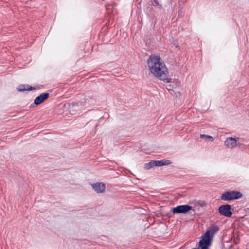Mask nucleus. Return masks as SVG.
I'll return each instance as SVG.
<instances>
[{"label": "nucleus", "instance_id": "nucleus-3", "mask_svg": "<svg viewBox=\"0 0 249 249\" xmlns=\"http://www.w3.org/2000/svg\"><path fill=\"white\" fill-rule=\"evenodd\" d=\"M192 209V207L188 205H178L172 208L171 211L174 214H185Z\"/></svg>", "mask_w": 249, "mask_h": 249}, {"label": "nucleus", "instance_id": "nucleus-10", "mask_svg": "<svg viewBox=\"0 0 249 249\" xmlns=\"http://www.w3.org/2000/svg\"><path fill=\"white\" fill-rule=\"evenodd\" d=\"M156 160H152L148 163H146L144 164V168L146 169H150L153 167L156 166Z\"/></svg>", "mask_w": 249, "mask_h": 249}, {"label": "nucleus", "instance_id": "nucleus-14", "mask_svg": "<svg viewBox=\"0 0 249 249\" xmlns=\"http://www.w3.org/2000/svg\"><path fill=\"white\" fill-rule=\"evenodd\" d=\"M78 106V103H77L72 104V107H74L75 108Z\"/></svg>", "mask_w": 249, "mask_h": 249}, {"label": "nucleus", "instance_id": "nucleus-8", "mask_svg": "<svg viewBox=\"0 0 249 249\" xmlns=\"http://www.w3.org/2000/svg\"><path fill=\"white\" fill-rule=\"evenodd\" d=\"M237 141L233 137L227 138L225 141V145L229 148L232 149L236 145Z\"/></svg>", "mask_w": 249, "mask_h": 249}, {"label": "nucleus", "instance_id": "nucleus-4", "mask_svg": "<svg viewBox=\"0 0 249 249\" xmlns=\"http://www.w3.org/2000/svg\"><path fill=\"white\" fill-rule=\"evenodd\" d=\"M231 210V206L229 204L221 205L218 208L219 213L227 217H231L233 214Z\"/></svg>", "mask_w": 249, "mask_h": 249}, {"label": "nucleus", "instance_id": "nucleus-17", "mask_svg": "<svg viewBox=\"0 0 249 249\" xmlns=\"http://www.w3.org/2000/svg\"><path fill=\"white\" fill-rule=\"evenodd\" d=\"M101 0L103 1H104L105 0Z\"/></svg>", "mask_w": 249, "mask_h": 249}, {"label": "nucleus", "instance_id": "nucleus-11", "mask_svg": "<svg viewBox=\"0 0 249 249\" xmlns=\"http://www.w3.org/2000/svg\"><path fill=\"white\" fill-rule=\"evenodd\" d=\"M200 138H205L206 139H209L210 141H213V138L211 136H209V135H205V134H200Z\"/></svg>", "mask_w": 249, "mask_h": 249}, {"label": "nucleus", "instance_id": "nucleus-16", "mask_svg": "<svg viewBox=\"0 0 249 249\" xmlns=\"http://www.w3.org/2000/svg\"><path fill=\"white\" fill-rule=\"evenodd\" d=\"M42 93L44 94V93H48L47 92H43Z\"/></svg>", "mask_w": 249, "mask_h": 249}, {"label": "nucleus", "instance_id": "nucleus-2", "mask_svg": "<svg viewBox=\"0 0 249 249\" xmlns=\"http://www.w3.org/2000/svg\"><path fill=\"white\" fill-rule=\"evenodd\" d=\"M242 194L238 191H226L221 196V199L224 201L238 199L242 197Z\"/></svg>", "mask_w": 249, "mask_h": 249}, {"label": "nucleus", "instance_id": "nucleus-7", "mask_svg": "<svg viewBox=\"0 0 249 249\" xmlns=\"http://www.w3.org/2000/svg\"><path fill=\"white\" fill-rule=\"evenodd\" d=\"M92 188L97 193H103L106 189L105 184L102 182L96 183L91 184Z\"/></svg>", "mask_w": 249, "mask_h": 249}, {"label": "nucleus", "instance_id": "nucleus-9", "mask_svg": "<svg viewBox=\"0 0 249 249\" xmlns=\"http://www.w3.org/2000/svg\"><path fill=\"white\" fill-rule=\"evenodd\" d=\"M156 166H162L171 164L172 162L171 160L163 159L161 160H156Z\"/></svg>", "mask_w": 249, "mask_h": 249}, {"label": "nucleus", "instance_id": "nucleus-13", "mask_svg": "<svg viewBox=\"0 0 249 249\" xmlns=\"http://www.w3.org/2000/svg\"><path fill=\"white\" fill-rule=\"evenodd\" d=\"M168 88H167V89L169 90V91H170V90H172L175 93H178V94H179L180 93V91H177L175 89H176V88H175L174 89H173V88L172 87L171 88V85H169L168 86Z\"/></svg>", "mask_w": 249, "mask_h": 249}, {"label": "nucleus", "instance_id": "nucleus-5", "mask_svg": "<svg viewBox=\"0 0 249 249\" xmlns=\"http://www.w3.org/2000/svg\"><path fill=\"white\" fill-rule=\"evenodd\" d=\"M40 89V86L33 87L28 84H21L16 88L18 92L31 91Z\"/></svg>", "mask_w": 249, "mask_h": 249}, {"label": "nucleus", "instance_id": "nucleus-1", "mask_svg": "<svg viewBox=\"0 0 249 249\" xmlns=\"http://www.w3.org/2000/svg\"><path fill=\"white\" fill-rule=\"evenodd\" d=\"M147 65L150 72L155 77L166 83L171 82L172 79L168 77V69L160 56H150L147 60Z\"/></svg>", "mask_w": 249, "mask_h": 249}, {"label": "nucleus", "instance_id": "nucleus-15", "mask_svg": "<svg viewBox=\"0 0 249 249\" xmlns=\"http://www.w3.org/2000/svg\"><path fill=\"white\" fill-rule=\"evenodd\" d=\"M181 16H182L181 11L180 12H179V11H178V17H181Z\"/></svg>", "mask_w": 249, "mask_h": 249}, {"label": "nucleus", "instance_id": "nucleus-6", "mask_svg": "<svg viewBox=\"0 0 249 249\" xmlns=\"http://www.w3.org/2000/svg\"><path fill=\"white\" fill-rule=\"evenodd\" d=\"M49 97V94H40L34 100V103L31 105L30 107H33L35 105L36 106L40 104L47 99Z\"/></svg>", "mask_w": 249, "mask_h": 249}, {"label": "nucleus", "instance_id": "nucleus-12", "mask_svg": "<svg viewBox=\"0 0 249 249\" xmlns=\"http://www.w3.org/2000/svg\"><path fill=\"white\" fill-rule=\"evenodd\" d=\"M153 2L154 6H157L159 7V8L160 9L162 8V4L160 3L159 0H153Z\"/></svg>", "mask_w": 249, "mask_h": 249}]
</instances>
